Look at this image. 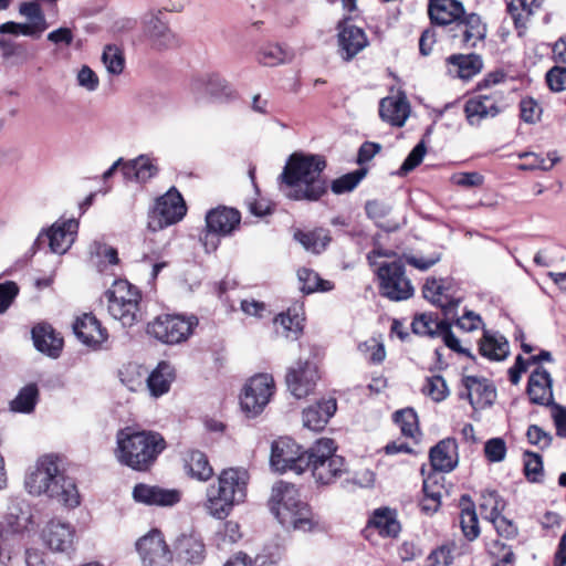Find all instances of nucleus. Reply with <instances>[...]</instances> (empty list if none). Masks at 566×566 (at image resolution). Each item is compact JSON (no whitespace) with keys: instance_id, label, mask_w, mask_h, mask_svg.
Segmentation results:
<instances>
[{"instance_id":"1","label":"nucleus","mask_w":566,"mask_h":566,"mask_svg":"<svg viewBox=\"0 0 566 566\" xmlns=\"http://www.w3.org/2000/svg\"><path fill=\"white\" fill-rule=\"evenodd\" d=\"M325 168L321 155L292 154L279 176L280 188L289 199L318 201L327 192Z\"/></svg>"},{"instance_id":"2","label":"nucleus","mask_w":566,"mask_h":566,"mask_svg":"<svg viewBox=\"0 0 566 566\" xmlns=\"http://www.w3.org/2000/svg\"><path fill=\"white\" fill-rule=\"evenodd\" d=\"M25 488L32 495H46L62 505L74 509L81 497L74 480L60 469L57 458L52 454L41 457L25 476Z\"/></svg>"},{"instance_id":"3","label":"nucleus","mask_w":566,"mask_h":566,"mask_svg":"<svg viewBox=\"0 0 566 566\" xmlns=\"http://www.w3.org/2000/svg\"><path fill=\"white\" fill-rule=\"evenodd\" d=\"M166 447L160 433L127 426L116 433L115 458L134 471L147 472Z\"/></svg>"},{"instance_id":"4","label":"nucleus","mask_w":566,"mask_h":566,"mask_svg":"<svg viewBox=\"0 0 566 566\" xmlns=\"http://www.w3.org/2000/svg\"><path fill=\"white\" fill-rule=\"evenodd\" d=\"M269 507L284 527L311 532L318 523L295 485L284 481L272 486Z\"/></svg>"},{"instance_id":"5","label":"nucleus","mask_w":566,"mask_h":566,"mask_svg":"<svg viewBox=\"0 0 566 566\" xmlns=\"http://www.w3.org/2000/svg\"><path fill=\"white\" fill-rule=\"evenodd\" d=\"M248 481L249 474L245 470L224 469L218 476L217 484H211L207 489V512L214 518H227L235 505L244 502Z\"/></svg>"},{"instance_id":"6","label":"nucleus","mask_w":566,"mask_h":566,"mask_svg":"<svg viewBox=\"0 0 566 566\" xmlns=\"http://www.w3.org/2000/svg\"><path fill=\"white\" fill-rule=\"evenodd\" d=\"M104 296L109 315L124 327H132L143 321L142 292L127 280H115Z\"/></svg>"},{"instance_id":"7","label":"nucleus","mask_w":566,"mask_h":566,"mask_svg":"<svg viewBox=\"0 0 566 566\" xmlns=\"http://www.w3.org/2000/svg\"><path fill=\"white\" fill-rule=\"evenodd\" d=\"M336 444L333 439L322 438L310 448L311 465L308 470L318 484L334 483L347 472L345 459L335 454Z\"/></svg>"},{"instance_id":"8","label":"nucleus","mask_w":566,"mask_h":566,"mask_svg":"<svg viewBox=\"0 0 566 566\" xmlns=\"http://www.w3.org/2000/svg\"><path fill=\"white\" fill-rule=\"evenodd\" d=\"M378 280L379 294L392 302L409 300L415 294V287L406 275L402 256L391 262H381L375 270Z\"/></svg>"},{"instance_id":"9","label":"nucleus","mask_w":566,"mask_h":566,"mask_svg":"<svg viewBox=\"0 0 566 566\" xmlns=\"http://www.w3.org/2000/svg\"><path fill=\"white\" fill-rule=\"evenodd\" d=\"M197 325L195 315L163 314L148 324L147 333L164 344L175 345L187 340Z\"/></svg>"},{"instance_id":"10","label":"nucleus","mask_w":566,"mask_h":566,"mask_svg":"<svg viewBox=\"0 0 566 566\" xmlns=\"http://www.w3.org/2000/svg\"><path fill=\"white\" fill-rule=\"evenodd\" d=\"M270 464L276 472L301 474L311 465L310 449L304 450L293 439L283 437L272 442Z\"/></svg>"},{"instance_id":"11","label":"nucleus","mask_w":566,"mask_h":566,"mask_svg":"<svg viewBox=\"0 0 566 566\" xmlns=\"http://www.w3.org/2000/svg\"><path fill=\"white\" fill-rule=\"evenodd\" d=\"M186 212L187 207L180 192L171 188L156 200L149 212L148 228L153 231L161 230L179 222Z\"/></svg>"},{"instance_id":"12","label":"nucleus","mask_w":566,"mask_h":566,"mask_svg":"<svg viewBox=\"0 0 566 566\" xmlns=\"http://www.w3.org/2000/svg\"><path fill=\"white\" fill-rule=\"evenodd\" d=\"M240 222L241 214L237 209L221 206L208 211L206 214L207 231L200 238L207 251L217 249V242L213 241L216 235L231 234Z\"/></svg>"},{"instance_id":"13","label":"nucleus","mask_w":566,"mask_h":566,"mask_svg":"<svg viewBox=\"0 0 566 566\" xmlns=\"http://www.w3.org/2000/svg\"><path fill=\"white\" fill-rule=\"evenodd\" d=\"M274 392V379L269 374H259L250 378L240 397L242 410L255 417L269 403Z\"/></svg>"},{"instance_id":"14","label":"nucleus","mask_w":566,"mask_h":566,"mask_svg":"<svg viewBox=\"0 0 566 566\" xmlns=\"http://www.w3.org/2000/svg\"><path fill=\"white\" fill-rule=\"evenodd\" d=\"M117 168L127 182L145 184L158 172V168L154 165L153 159L147 155H139L138 157L124 160L118 158L104 174L103 179L111 178Z\"/></svg>"},{"instance_id":"15","label":"nucleus","mask_w":566,"mask_h":566,"mask_svg":"<svg viewBox=\"0 0 566 566\" xmlns=\"http://www.w3.org/2000/svg\"><path fill=\"white\" fill-rule=\"evenodd\" d=\"M77 229L78 222L75 219L55 222L48 231L38 235L34 245L42 249L48 243L51 252L63 254L73 244Z\"/></svg>"},{"instance_id":"16","label":"nucleus","mask_w":566,"mask_h":566,"mask_svg":"<svg viewBox=\"0 0 566 566\" xmlns=\"http://www.w3.org/2000/svg\"><path fill=\"white\" fill-rule=\"evenodd\" d=\"M136 548L144 566H169L172 562V553L157 530L143 536Z\"/></svg>"},{"instance_id":"17","label":"nucleus","mask_w":566,"mask_h":566,"mask_svg":"<svg viewBox=\"0 0 566 566\" xmlns=\"http://www.w3.org/2000/svg\"><path fill=\"white\" fill-rule=\"evenodd\" d=\"M453 40L464 49L476 48L486 36V24L483 23L481 17L474 12L463 13L451 24Z\"/></svg>"},{"instance_id":"18","label":"nucleus","mask_w":566,"mask_h":566,"mask_svg":"<svg viewBox=\"0 0 566 566\" xmlns=\"http://www.w3.org/2000/svg\"><path fill=\"white\" fill-rule=\"evenodd\" d=\"M543 361L553 363L548 350L533 355V403L551 405L553 402V379L551 373L542 366Z\"/></svg>"},{"instance_id":"19","label":"nucleus","mask_w":566,"mask_h":566,"mask_svg":"<svg viewBox=\"0 0 566 566\" xmlns=\"http://www.w3.org/2000/svg\"><path fill=\"white\" fill-rule=\"evenodd\" d=\"M505 506L504 501L500 497L497 492L492 491L483 495V502L480 505L484 518L489 520L499 536L506 539L514 538L517 535V526L505 516L501 514Z\"/></svg>"},{"instance_id":"20","label":"nucleus","mask_w":566,"mask_h":566,"mask_svg":"<svg viewBox=\"0 0 566 566\" xmlns=\"http://www.w3.org/2000/svg\"><path fill=\"white\" fill-rule=\"evenodd\" d=\"M318 378V370L314 363L300 360L296 363V367L289 369L286 384L291 394L301 399L313 392Z\"/></svg>"},{"instance_id":"21","label":"nucleus","mask_w":566,"mask_h":566,"mask_svg":"<svg viewBox=\"0 0 566 566\" xmlns=\"http://www.w3.org/2000/svg\"><path fill=\"white\" fill-rule=\"evenodd\" d=\"M338 54L345 62L352 61L368 45V39L363 29L348 23L347 20L337 24Z\"/></svg>"},{"instance_id":"22","label":"nucleus","mask_w":566,"mask_h":566,"mask_svg":"<svg viewBox=\"0 0 566 566\" xmlns=\"http://www.w3.org/2000/svg\"><path fill=\"white\" fill-rule=\"evenodd\" d=\"M463 389L460 399H468L473 408L491 406L495 398V389L486 378L465 376L462 379Z\"/></svg>"},{"instance_id":"23","label":"nucleus","mask_w":566,"mask_h":566,"mask_svg":"<svg viewBox=\"0 0 566 566\" xmlns=\"http://www.w3.org/2000/svg\"><path fill=\"white\" fill-rule=\"evenodd\" d=\"M503 95L494 92L480 94L470 98L464 106V112L470 124H478L481 119L494 117L500 113V103Z\"/></svg>"},{"instance_id":"24","label":"nucleus","mask_w":566,"mask_h":566,"mask_svg":"<svg viewBox=\"0 0 566 566\" xmlns=\"http://www.w3.org/2000/svg\"><path fill=\"white\" fill-rule=\"evenodd\" d=\"M144 35L156 49H166L177 45L174 32L164 22L159 13H147L143 18Z\"/></svg>"},{"instance_id":"25","label":"nucleus","mask_w":566,"mask_h":566,"mask_svg":"<svg viewBox=\"0 0 566 566\" xmlns=\"http://www.w3.org/2000/svg\"><path fill=\"white\" fill-rule=\"evenodd\" d=\"M133 497L145 505L172 506L180 501V493L177 490L138 483L133 490Z\"/></svg>"},{"instance_id":"26","label":"nucleus","mask_w":566,"mask_h":566,"mask_svg":"<svg viewBox=\"0 0 566 566\" xmlns=\"http://www.w3.org/2000/svg\"><path fill=\"white\" fill-rule=\"evenodd\" d=\"M75 336L86 346L97 348L107 339V331L91 313L77 317L73 324Z\"/></svg>"},{"instance_id":"27","label":"nucleus","mask_w":566,"mask_h":566,"mask_svg":"<svg viewBox=\"0 0 566 566\" xmlns=\"http://www.w3.org/2000/svg\"><path fill=\"white\" fill-rule=\"evenodd\" d=\"M429 459L432 468L441 472H451L458 464V444L455 439L446 438L430 449Z\"/></svg>"},{"instance_id":"28","label":"nucleus","mask_w":566,"mask_h":566,"mask_svg":"<svg viewBox=\"0 0 566 566\" xmlns=\"http://www.w3.org/2000/svg\"><path fill=\"white\" fill-rule=\"evenodd\" d=\"M446 62L448 73L464 81L471 80L483 69V60L475 53L452 54L447 57Z\"/></svg>"},{"instance_id":"29","label":"nucleus","mask_w":566,"mask_h":566,"mask_svg":"<svg viewBox=\"0 0 566 566\" xmlns=\"http://www.w3.org/2000/svg\"><path fill=\"white\" fill-rule=\"evenodd\" d=\"M31 335L34 347L39 352L53 358L60 355L63 347V339L57 336L51 325L46 323L38 324L32 328Z\"/></svg>"},{"instance_id":"30","label":"nucleus","mask_w":566,"mask_h":566,"mask_svg":"<svg viewBox=\"0 0 566 566\" xmlns=\"http://www.w3.org/2000/svg\"><path fill=\"white\" fill-rule=\"evenodd\" d=\"M428 13L434 24H452L464 13L462 2L458 0H429Z\"/></svg>"},{"instance_id":"31","label":"nucleus","mask_w":566,"mask_h":566,"mask_svg":"<svg viewBox=\"0 0 566 566\" xmlns=\"http://www.w3.org/2000/svg\"><path fill=\"white\" fill-rule=\"evenodd\" d=\"M43 536L51 549L67 552L73 545L74 530L69 523L53 520L48 524Z\"/></svg>"},{"instance_id":"32","label":"nucleus","mask_w":566,"mask_h":566,"mask_svg":"<svg viewBox=\"0 0 566 566\" xmlns=\"http://www.w3.org/2000/svg\"><path fill=\"white\" fill-rule=\"evenodd\" d=\"M337 409L335 399L323 400L303 411L304 426L313 431L323 430Z\"/></svg>"},{"instance_id":"33","label":"nucleus","mask_w":566,"mask_h":566,"mask_svg":"<svg viewBox=\"0 0 566 566\" xmlns=\"http://www.w3.org/2000/svg\"><path fill=\"white\" fill-rule=\"evenodd\" d=\"M410 112L406 97H385L379 103V116L392 126L401 127Z\"/></svg>"},{"instance_id":"34","label":"nucleus","mask_w":566,"mask_h":566,"mask_svg":"<svg viewBox=\"0 0 566 566\" xmlns=\"http://www.w3.org/2000/svg\"><path fill=\"white\" fill-rule=\"evenodd\" d=\"M175 379L174 367L161 361L158 366L148 375L146 379L147 388L151 397L158 398L167 394L170 389L171 382Z\"/></svg>"},{"instance_id":"35","label":"nucleus","mask_w":566,"mask_h":566,"mask_svg":"<svg viewBox=\"0 0 566 566\" xmlns=\"http://www.w3.org/2000/svg\"><path fill=\"white\" fill-rule=\"evenodd\" d=\"M423 297L439 306L446 317H454L460 300L451 298L443 293L442 285L436 279H428L422 290Z\"/></svg>"},{"instance_id":"36","label":"nucleus","mask_w":566,"mask_h":566,"mask_svg":"<svg viewBox=\"0 0 566 566\" xmlns=\"http://www.w3.org/2000/svg\"><path fill=\"white\" fill-rule=\"evenodd\" d=\"M177 558L188 564H200L205 559V544L195 535H181L176 542Z\"/></svg>"},{"instance_id":"37","label":"nucleus","mask_w":566,"mask_h":566,"mask_svg":"<svg viewBox=\"0 0 566 566\" xmlns=\"http://www.w3.org/2000/svg\"><path fill=\"white\" fill-rule=\"evenodd\" d=\"M479 352L491 360H503L509 355V343L499 333L485 331L480 340Z\"/></svg>"},{"instance_id":"38","label":"nucleus","mask_w":566,"mask_h":566,"mask_svg":"<svg viewBox=\"0 0 566 566\" xmlns=\"http://www.w3.org/2000/svg\"><path fill=\"white\" fill-rule=\"evenodd\" d=\"M191 92L197 98L206 95L219 97L227 93V83L218 74H208L201 77L195 78L190 84Z\"/></svg>"},{"instance_id":"39","label":"nucleus","mask_w":566,"mask_h":566,"mask_svg":"<svg viewBox=\"0 0 566 566\" xmlns=\"http://www.w3.org/2000/svg\"><path fill=\"white\" fill-rule=\"evenodd\" d=\"M368 527L377 530L385 537H396L400 532V524L389 509L376 510L368 521Z\"/></svg>"},{"instance_id":"40","label":"nucleus","mask_w":566,"mask_h":566,"mask_svg":"<svg viewBox=\"0 0 566 566\" xmlns=\"http://www.w3.org/2000/svg\"><path fill=\"white\" fill-rule=\"evenodd\" d=\"M461 501L462 509L460 513V527L464 537L472 542L480 535L478 515L474 509V504L471 502L469 496L463 495Z\"/></svg>"},{"instance_id":"41","label":"nucleus","mask_w":566,"mask_h":566,"mask_svg":"<svg viewBox=\"0 0 566 566\" xmlns=\"http://www.w3.org/2000/svg\"><path fill=\"white\" fill-rule=\"evenodd\" d=\"M294 239L300 242L307 251L313 253H321L331 242V237L324 229H316L307 232L297 230L294 233Z\"/></svg>"},{"instance_id":"42","label":"nucleus","mask_w":566,"mask_h":566,"mask_svg":"<svg viewBox=\"0 0 566 566\" xmlns=\"http://www.w3.org/2000/svg\"><path fill=\"white\" fill-rule=\"evenodd\" d=\"M186 468L188 473L199 481H207L213 475V469L207 455L199 450H192L188 453Z\"/></svg>"},{"instance_id":"43","label":"nucleus","mask_w":566,"mask_h":566,"mask_svg":"<svg viewBox=\"0 0 566 566\" xmlns=\"http://www.w3.org/2000/svg\"><path fill=\"white\" fill-rule=\"evenodd\" d=\"M448 318L449 317H446V319L439 321L436 314L422 313L415 316L411 323V329L415 334L421 336H439L442 325L446 324Z\"/></svg>"},{"instance_id":"44","label":"nucleus","mask_w":566,"mask_h":566,"mask_svg":"<svg viewBox=\"0 0 566 566\" xmlns=\"http://www.w3.org/2000/svg\"><path fill=\"white\" fill-rule=\"evenodd\" d=\"M297 277L301 282V291L311 294L317 291L327 292L334 289L331 281L323 280L315 271L302 268L297 271Z\"/></svg>"},{"instance_id":"45","label":"nucleus","mask_w":566,"mask_h":566,"mask_svg":"<svg viewBox=\"0 0 566 566\" xmlns=\"http://www.w3.org/2000/svg\"><path fill=\"white\" fill-rule=\"evenodd\" d=\"M39 397V390L35 384L23 387L17 397L11 401L12 411L30 413L34 410Z\"/></svg>"},{"instance_id":"46","label":"nucleus","mask_w":566,"mask_h":566,"mask_svg":"<svg viewBox=\"0 0 566 566\" xmlns=\"http://www.w3.org/2000/svg\"><path fill=\"white\" fill-rule=\"evenodd\" d=\"M507 11L514 22L518 36L527 33V22L531 17V4L527 0H516L507 4Z\"/></svg>"},{"instance_id":"47","label":"nucleus","mask_w":566,"mask_h":566,"mask_svg":"<svg viewBox=\"0 0 566 566\" xmlns=\"http://www.w3.org/2000/svg\"><path fill=\"white\" fill-rule=\"evenodd\" d=\"M367 174L366 168H359L355 171L345 174L331 184V189L335 195H342L353 191Z\"/></svg>"},{"instance_id":"48","label":"nucleus","mask_w":566,"mask_h":566,"mask_svg":"<svg viewBox=\"0 0 566 566\" xmlns=\"http://www.w3.org/2000/svg\"><path fill=\"white\" fill-rule=\"evenodd\" d=\"M291 59L290 53L279 44H266L258 54V61L265 66H276Z\"/></svg>"},{"instance_id":"49","label":"nucleus","mask_w":566,"mask_h":566,"mask_svg":"<svg viewBox=\"0 0 566 566\" xmlns=\"http://www.w3.org/2000/svg\"><path fill=\"white\" fill-rule=\"evenodd\" d=\"M394 421L405 437L413 438L419 432L418 416L412 408H405L394 413Z\"/></svg>"},{"instance_id":"50","label":"nucleus","mask_w":566,"mask_h":566,"mask_svg":"<svg viewBox=\"0 0 566 566\" xmlns=\"http://www.w3.org/2000/svg\"><path fill=\"white\" fill-rule=\"evenodd\" d=\"M485 547L488 553L496 558L494 566H506L513 562L514 554L504 542L499 538H492L486 541Z\"/></svg>"},{"instance_id":"51","label":"nucleus","mask_w":566,"mask_h":566,"mask_svg":"<svg viewBox=\"0 0 566 566\" xmlns=\"http://www.w3.org/2000/svg\"><path fill=\"white\" fill-rule=\"evenodd\" d=\"M102 61L108 73L119 75L124 71L125 59L122 51L115 45H107L104 49Z\"/></svg>"},{"instance_id":"52","label":"nucleus","mask_w":566,"mask_h":566,"mask_svg":"<svg viewBox=\"0 0 566 566\" xmlns=\"http://www.w3.org/2000/svg\"><path fill=\"white\" fill-rule=\"evenodd\" d=\"M19 13L25 17L33 25L40 28L41 31L44 32L48 29L45 14L38 2H22L19 6Z\"/></svg>"},{"instance_id":"53","label":"nucleus","mask_w":566,"mask_h":566,"mask_svg":"<svg viewBox=\"0 0 566 566\" xmlns=\"http://www.w3.org/2000/svg\"><path fill=\"white\" fill-rule=\"evenodd\" d=\"M422 392L430 397L433 401L440 402L449 395V389L442 376H432L426 379Z\"/></svg>"},{"instance_id":"54","label":"nucleus","mask_w":566,"mask_h":566,"mask_svg":"<svg viewBox=\"0 0 566 566\" xmlns=\"http://www.w3.org/2000/svg\"><path fill=\"white\" fill-rule=\"evenodd\" d=\"M454 544L446 543L434 548L427 558V566H450L453 562Z\"/></svg>"},{"instance_id":"55","label":"nucleus","mask_w":566,"mask_h":566,"mask_svg":"<svg viewBox=\"0 0 566 566\" xmlns=\"http://www.w3.org/2000/svg\"><path fill=\"white\" fill-rule=\"evenodd\" d=\"M444 476L440 473H431L424 480L422 484L423 495L441 501L444 489Z\"/></svg>"},{"instance_id":"56","label":"nucleus","mask_w":566,"mask_h":566,"mask_svg":"<svg viewBox=\"0 0 566 566\" xmlns=\"http://www.w3.org/2000/svg\"><path fill=\"white\" fill-rule=\"evenodd\" d=\"M274 323L282 327L283 333L286 337L291 335L294 338H297L298 334L302 331L301 318L298 315L291 316L290 312L279 314Z\"/></svg>"},{"instance_id":"57","label":"nucleus","mask_w":566,"mask_h":566,"mask_svg":"<svg viewBox=\"0 0 566 566\" xmlns=\"http://www.w3.org/2000/svg\"><path fill=\"white\" fill-rule=\"evenodd\" d=\"M0 525L3 530L4 536H8V539L6 542H2L1 552L6 553V551L9 549L11 555L12 543L14 542L17 534L21 528L19 517L13 514H10L9 516L6 517V522H0Z\"/></svg>"},{"instance_id":"58","label":"nucleus","mask_w":566,"mask_h":566,"mask_svg":"<svg viewBox=\"0 0 566 566\" xmlns=\"http://www.w3.org/2000/svg\"><path fill=\"white\" fill-rule=\"evenodd\" d=\"M484 455L489 462L496 463L505 459L506 443L502 438H491L484 444Z\"/></svg>"},{"instance_id":"59","label":"nucleus","mask_w":566,"mask_h":566,"mask_svg":"<svg viewBox=\"0 0 566 566\" xmlns=\"http://www.w3.org/2000/svg\"><path fill=\"white\" fill-rule=\"evenodd\" d=\"M545 80L551 91L556 93L566 91V67L553 66L547 71Z\"/></svg>"},{"instance_id":"60","label":"nucleus","mask_w":566,"mask_h":566,"mask_svg":"<svg viewBox=\"0 0 566 566\" xmlns=\"http://www.w3.org/2000/svg\"><path fill=\"white\" fill-rule=\"evenodd\" d=\"M443 339V343L447 347L452 349L453 352L458 354L465 355L467 357L474 359V356L471 354V352L467 348H463L460 344V340L457 338V336L451 331V323L446 322L444 325H442V329L440 331V335Z\"/></svg>"},{"instance_id":"61","label":"nucleus","mask_w":566,"mask_h":566,"mask_svg":"<svg viewBox=\"0 0 566 566\" xmlns=\"http://www.w3.org/2000/svg\"><path fill=\"white\" fill-rule=\"evenodd\" d=\"M424 155L426 146L423 142H420L412 148L407 158L403 160L402 165L399 168V174L407 175L408 172L413 170L417 166L421 164Z\"/></svg>"},{"instance_id":"62","label":"nucleus","mask_w":566,"mask_h":566,"mask_svg":"<svg viewBox=\"0 0 566 566\" xmlns=\"http://www.w3.org/2000/svg\"><path fill=\"white\" fill-rule=\"evenodd\" d=\"M77 84L88 92H94L99 85L97 74L87 65H83L77 72Z\"/></svg>"},{"instance_id":"63","label":"nucleus","mask_w":566,"mask_h":566,"mask_svg":"<svg viewBox=\"0 0 566 566\" xmlns=\"http://www.w3.org/2000/svg\"><path fill=\"white\" fill-rule=\"evenodd\" d=\"M451 180L454 185L463 187V188H472L482 186L484 178L481 174L476 171L472 172H459L454 174L451 177Z\"/></svg>"},{"instance_id":"64","label":"nucleus","mask_w":566,"mask_h":566,"mask_svg":"<svg viewBox=\"0 0 566 566\" xmlns=\"http://www.w3.org/2000/svg\"><path fill=\"white\" fill-rule=\"evenodd\" d=\"M19 293L18 285L8 281L0 284V314L6 312Z\"/></svg>"}]
</instances>
